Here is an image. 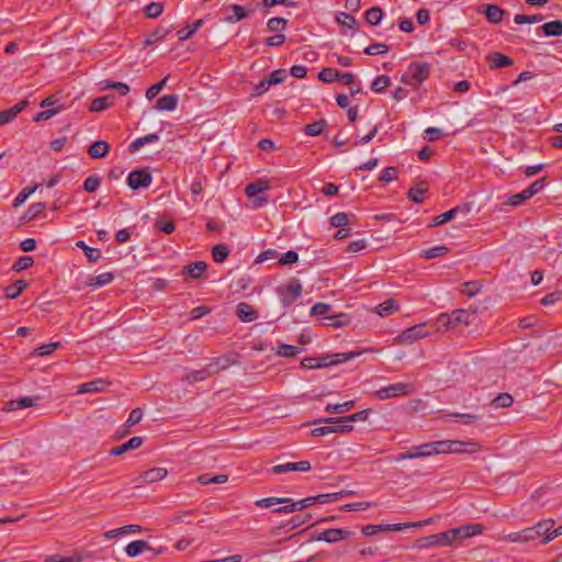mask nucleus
Here are the masks:
<instances>
[{
	"label": "nucleus",
	"mask_w": 562,
	"mask_h": 562,
	"mask_svg": "<svg viewBox=\"0 0 562 562\" xmlns=\"http://www.w3.org/2000/svg\"><path fill=\"white\" fill-rule=\"evenodd\" d=\"M429 74L430 65L414 61L408 66L407 71L403 74L402 82L417 89L429 77Z\"/></svg>",
	"instance_id": "nucleus-1"
},
{
	"label": "nucleus",
	"mask_w": 562,
	"mask_h": 562,
	"mask_svg": "<svg viewBox=\"0 0 562 562\" xmlns=\"http://www.w3.org/2000/svg\"><path fill=\"white\" fill-rule=\"evenodd\" d=\"M415 389L412 383L397 382L375 391L373 395L379 400H387L414 393Z\"/></svg>",
	"instance_id": "nucleus-2"
},
{
	"label": "nucleus",
	"mask_w": 562,
	"mask_h": 562,
	"mask_svg": "<svg viewBox=\"0 0 562 562\" xmlns=\"http://www.w3.org/2000/svg\"><path fill=\"white\" fill-rule=\"evenodd\" d=\"M443 453L472 454L481 450V445L475 441L441 440Z\"/></svg>",
	"instance_id": "nucleus-3"
},
{
	"label": "nucleus",
	"mask_w": 562,
	"mask_h": 562,
	"mask_svg": "<svg viewBox=\"0 0 562 562\" xmlns=\"http://www.w3.org/2000/svg\"><path fill=\"white\" fill-rule=\"evenodd\" d=\"M281 303L283 306H290L302 294V284L299 279H292L283 288H279Z\"/></svg>",
	"instance_id": "nucleus-4"
},
{
	"label": "nucleus",
	"mask_w": 562,
	"mask_h": 562,
	"mask_svg": "<svg viewBox=\"0 0 562 562\" xmlns=\"http://www.w3.org/2000/svg\"><path fill=\"white\" fill-rule=\"evenodd\" d=\"M414 547L416 549H427L431 547H451L448 532L430 535L416 540Z\"/></svg>",
	"instance_id": "nucleus-5"
},
{
	"label": "nucleus",
	"mask_w": 562,
	"mask_h": 562,
	"mask_svg": "<svg viewBox=\"0 0 562 562\" xmlns=\"http://www.w3.org/2000/svg\"><path fill=\"white\" fill-rule=\"evenodd\" d=\"M285 79V71L283 69L274 70L272 74H270L268 77L260 80L255 86V92L254 97L261 95L265 93L271 86L278 85L283 82Z\"/></svg>",
	"instance_id": "nucleus-6"
},
{
	"label": "nucleus",
	"mask_w": 562,
	"mask_h": 562,
	"mask_svg": "<svg viewBox=\"0 0 562 562\" xmlns=\"http://www.w3.org/2000/svg\"><path fill=\"white\" fill-rule=\"evenodd\" d=\"M153 181V177L149 171L146 169H137L132 171L127 177V186L132 190H137L140 188H147L150 186Z\"/></svg>",
	"instance_id": "nucleus-7"
},
{
	"label": "nucleus",
	"mask_w": 562,
	"mask_h": 562,
	"mask_svg": "<svg viewBox=\"0 0 562 562\" xmlns=\"http://www.w3.org/2000/svg\"><path fill=\"white\" fill-rule=\"evenodd\" d=\"M425 324H418L404 330L396 337L398 344L408 345L415 342L419 338L428 336V331L425 330Z\"/></svg>",
	"instance_id": "nucleus-8"
},
{
	"label": "nucleus",
	"mask_w": 562,
	"mask_h": 562,
	"mask_svg": "<svg viewBox=\"0 0 562 562\" xmlns=\"http://www.w3.org/2000/svg\"><path fill=\"white\" fill-rule=\"evenodd\" d=\"M351 535L349 530L340 529V528H333L327 529L323 532H319L315 537H313V540L315 541H325L328 543H335L339 540L346 539Z\"/></svg>",
	"instance_id": "nucleus-9"
},
{
	"label": "nucleus",
	"mask_w": 562,
	"mask_h": 562,
	"mask_svg": "<svg viewBox=\"0 0 562 562\" xmlns=\"http://www.w3.org/2000/svg\"><path fill=\"white\" fill-rule=\"evenodd\" d=\"M358 355H359V352L350 351V352L336 353L334 356L336 359H333L331 356L318 357L317 358V361L319 364L318 369L326 368L331 364H338V363L346 362L348 360L356 358Z\"/></svg>",
	"instance_id": "nucleus-10"
},
{
	"label": "nucleus",
	"mask_w": 562,
	"mask_h": 562,
	"mask_svg": "<svg viewBox=\"0 0 562 562\" xmlns=\"http://www.w3.org/2000/svg\"><path fill=\"white\" fill-rule=\"evenodd\" d=\"M167 475V470L164 468H154L143 472L136 480V486H140L142 483H155Z\"/></svg>",
	"instance_id": "nucleus-11"
},
{
	"label": "nucleus",
	"mask_w": 562,
	"mask_h": 562,
	"mask_svg": "<svg viewBox=\"0 0 562 562\" xmlns=\"http://www.w3.org/2000/svg\"><path fill=\"white\" fill-rule=\"evenodd\" d=\"M310 470H311V463L308 461L288 462L284 464H277L271 469L272 473H274V474H280V473L290 472V471L308 472Z\"/></svg>",
	"instance_id": "nucleus-12"
},
{
	"label": "nucleus",
	"mask_w": 562,
	"mask_h": 562,
	"mask_svg": "<svg viewBox=\"0 0 562 562\" xmlns=\"http://www.w3.org/2000/svg\"><path fill=\"white\" fill-rule=\"evenodd\" d=\"M406 529V525L386 524V525H367L362 527V533L367 537L373 536L382 531H401Z\"/></svg>",
	"instance_id": "nucleus-13"
},
{
	"label": "nucleus",
	"mask_w": 562,
	"mask_h": 562,
	"mask_svg": "<svg viewBox=\"0 0 562 562\" xmlns=\"http://www.w3.org/2000/svg\"><path fill=\"white\" fill-rule=\"evenodd\" d=\"M27 100H22L10 109L0 112V126L12 122L19 113L26 109Z\"/></svg>",
	"instance_id": "nucleus-14"
},
{
	"label": "nucleus",
	"mask_w": 562,
	"mask_h": 562,
	"mask_svg": "<svg viewBox=\"0 0 562 562\" xmlns=\"http://www.w3.org/2000/svg\"><path fill=\"white\" fill-rule=\"evenodd\" d=\"M236 359L234 355H226L224 357L220 358H213L209 363L207 367L212 368L211 372L214 375L221 370L227 369L229 366L235 364Z\"/></svg>",
	"instance_id": "nucleus-15"
},
{
	"label": "nucleus",
	"mask_w": 562,
	"mask_h": 562,
	"mask_svg": "<svg viewBox=\"0 0 562 562\" xmlns=\"http://www.w3.org/2000/svg\"><path fill=\"white\" fill-rule=\"evenodd\" d=\"M237 317L245 323H250L258 318L257 311L248 303L241 302L236 307Z\"/></svg>",
	"instance_id": "nucleus-16"
},
{
	"label": "nucleus",
	"mask_w": 562,
	"mask_h": 562,
	"mask_svg": "<svg viewBox=\"0 0 562 562\" xmlns=\"http://www.w3.org/2000/svg\"><path fill=\"white\" fill-rule=\"evenodd\" d=\"M144 439L143 437H132L128 441L123 445L116 446L110 450V456L117 457L122 456L128 450L137 449L142 446Z\"/></svg>",
	"instance_id": "nucleus-17"
},
{
	"label": "nucleus",
	"mask_w": 562,
	"mask_h": 562,
	"mask_svg": "<svg viewBox=\"0 0 562 562\" xmlns=\"http://www.w3.org/2000/svg\"><path fill=\"white\" fill-rule=\"evenodd\" d=\"M341 419H342V417L322 418V419L316 420L315 424L316 423L333 424L331 425L333 434L334 432L346 434V432L351 431L353 429V425H351L350 423H341L340 422Z\"/></svg>",
	"instance_id": "nucleus-18"
},
{
	"label": "nucleus",
	"mask_w": 562,
	"mask_h": 562,
	"mask_svg": "<svg viewBox=\"0 0 562 562\" xmlns=\"http://www.w3.org/2000/svg\"><path fill=\"white\" fill-rule=\"evenodd\" d=\"M179 98L177 94H165L159 98L154 105L158 111H173L177 109Z\"/></svg>",
	"instance_id": "nucleus-19"
},
{
	"label": "nucleus",
	"mask_w": 562,
	"mask_h": 562,
	"mask_svg": "<svg viewBox=\"0 0 562 562\" xmlns=\"http://www.w3.org/2000/svg\"><path fill=\"white\" fill-rule=\"evenodd\" d=\"M271 188L270 182L266 179H258L247 184L245 193L248 198H255L261 192H265Z\"/></svg>",
	"instance_id": "nucleus-20"
},
{
	"label": "nucleus",
	"mask_w": 562,
	"mask_h": 562,
	"mask_svg": "<svg viewBox=\"0 0 562 562\" xmlns=\"http://www.w3.org/2000/svg\"><path fill=\"white\" fill-rule=\"evenodd\" d=\"M109 384L110 383L108 381L102 380V379L90 381V382L81 384L77 390V394L102 392L105 389V386Z\"/></svg>",
	"instance_id": "nucleus-21"
},
{
	"label": "nucleus",
	"mask_w": 562,
	"mask_h": 562,
	"mask_svg": "<svg viewBox=\"0 0 562 562\" xmlns=\"http://www.w3.org/2000/svg\"><path fill=\"white\" fill-rule=\"evenodd\" d=\"M450 316L453 326L458 324L471 325L476 318L474 312H469L465 310H456Z\"/></svg>",
	"instance_id": "nucleus-22"
},
{
	"label": "nucleus",
	"mask_w": 562,
	"mask_h": 562,
	"mask_svg": "<svg viewBox=\"0 0 562 562\" xmlns=\"http://www.w3.org/2000/svg\"><path fill=\"white\" fill-rule=\"evenodd\" d=\"M491 69L507 67L513 65V59L502 53L494 52L487 56Z\"/></svg>",
	"instance_id": "nucleus-23"
},
{
	"label": "nucleus",
	"mask_w": 562,
	"mask_h": 562,
	"mask_svg": "<svg viewBox=\"0 0 562 562\" xmlns=\"http://www.w3.org/2000/svg\"><path fill=\"white\" fill-rule=\"evenodd\" d=\"M153 550L151 547L145 540H135L125 547V552L128 557L135 558L142 552Z\"/></svg>",
	"instance_id": "nucleus-24"
},
{
	"label": "nucleus",
	"mask_w": 562,
	"mask_h": 562,
	"mask_svg": "<svg viewBox=\"0 0 562 562\" xmlns=\"http://www.w3.org/2000/svg\"><path fill=\"white\" fill-rule=\"evenodd\" d=\"M418 450H422L423 458L432 457L436 454L443 453L442 441L426 442L418 446Z\"/></svg>",
	"instance_id": "nucleus-25"
},
{
	"label": "nucleus",
	"mask_w": 562,
	"mask_h": 562,
	"mask_svg": "<svg viewBox=\"0 0 562 562\" xmlns=\"http://www.w3.org/2000/svg\"><path fill=\"white\" fill-rule=\"evenodd\" d=\"M108 153L109 144L104 140H97L92 143L88 149L89 156L94 159L103 158Z\"/></svg>",
	"instance_id": "nucleus-26"
},
{
	"label": "nucleus",
	"mask_w": 562,
	"mask_h": 562,
	"mask_svg": "<svg viewBox=\"0 0 562 562\" xmlns=\"http://www.w3.org/2000/svg\"><path fill=\"white\" fill-rule=\"evenodd\" d=\"M211 370H212V368H209L207 364H206L204 368H202L200 370H194V371H191V372L187 373L183 379L188 383H194V382L204 381L209 376L213 375Z\"/></svg>",
	"instance_id": "nucleus-27"
},
{
	"label": "nucleus",
	"mask_w": 562,
	"mask_h": 562,
	"mask_svg": "<svg viewBox=\"0 0 562 562\" xmlns=\"http://www.w3.org/2000/svg\"><path fill=\"white\" fill-rule=\"evenodd\" d=\"M375 308H376V313L381 317H386V316L392 315L393 313L398 311V304L396 303L395 300L389 299V300L382 302L381 304H379Z\"/></svg>",
	"instance_id": "nucleus-28"
},
{
	"label": "nucleus",
	"mask_w": 562,
	"mask_h": 562,
	"mask_svg": "<svg viewBox=\"0 0 562 562\" xmlns=\"http://www.w3.org/2000/svg\"><path fill=\"white\" fill-rule=\"evenodd\" d=\"M206 263L204 261H195L183 268L182 273L189 274L193 279H199L202 273L206 270Z\"/></svg>",
	"instance_id": "nucleus-29"
},
{
	"label": "nucleus",
	"mask_w": 562,
	"mask_h": 562,
	"mask_svg": "<svg viewBox=\"0 0 562 562\" xmlns=\"http://www.w3.org/2000/svg\"><path fill=\"white\" fill-rule=\"evenodd\" d=\"M428 190V184L425 182V181H420L416 184V187L412 188L408 192H407V198L415 202V203H422L423 202V198L422 195L427 192Z\"/></svg>",
	"instance_id": "nucleus-30"
},
{
	"label": "nucleus",
	"mask_w": 562,
	"mask_h": 562,
	"mask_svg": "<svg viewBox=\"0 0 562 562\" xmlns=\"http://www.w3.org/2000/svg\"><path fill=\"white\" fill-rule=\"evenodd\" d=\"M355 406V401H347L338 404H327L325 412L333 415L344 414Z\"/></svg>",
	"instance_id": "nucleus-31"
},
{
	"label": "nucleus",
	"mask_w": 562,
	"mask_h": 562,
	"mask_svg": "<svg viewBox=\"0 0 562 562\" xmlns=\"http://www.w3.org/2000/svg\"><path fill=\"white\" fill-rule=\"evenodd\" d=\"M484 12L491 23L498 24L503 20L504 11L495 4L486 5Z\"/></svg>",
	"instance_id": "nucleus-32"
},
{
	"label": "nucleus",
	"mask_w": 562,
	"mask_h": 562,
	"mask_svg": "<svg viewBox=\"0 0 562 562\" xmlns=\"http://www.w3.org/2000/svg\"><path fill=\"white\" fill-rule=\"evenodd\" d=\"M158 139H159V136L157 133H151V134H147L143 137H138L134 142L131 143L130 150L132 153H135L138 149H140L144 145L156 142Z\"/></svg>",
	"instance_id": "nucleus-33"
},
{
	"label": "nucleus",
	"mask_w": 562,
	"mask_h": 562,
	"mask_svg": "<svg viewBox=\"0 0 562 562\" xmlns=\"http://www.w3.org/2000/svg\"><path fill=\"white\" fill-rule=\"evenodd\" d=\"M226 10L227 11L229 10L233 12V15H227L224 19V21H226L228 23H234L236 21H240L247 16V12L244 9V7L238 5V4H231L226 8Z\"/></svg>",
	"instance_id": "nucleus-34"
},
{
	"label": "nucleus",
	"mask_w": 562,
	"mask_h": 562,
	"mask_svg": "<svg viewBox=\"0 0 562 562\" xmlns=\"http://www.w3.org/2000/svg\"><path fill=\"white\" fill-rule=\"evenodd\" d=\"M204 21L202 19L196 20L191 25L178 31L177 35L180 41L189 40L202 25Z\"/></svg>",
	"instance_id": "nucleus-35"
},
{
	"label": "nucleus",
	"mask_w": 562,
	"mask_h": 562,
	"mask_svg": "<svg viewBox=\"0 0 562 562\" xmlns=\"http://www.w3.org/2000/svg\"><path fill=\"white\" fill-rule=\"evenodd\" d=\"M546 36H560L562 35V21L554 20L547 22L541 26Z\"/></svg>",
	"instance_id": "nucleus-36"
},
{
	"label": "nucleus",
	"mask_w": 562,
	"mask_h": 562,
	"mask_svg": "<svg viewBox=\"0 0 562 562\" xmlns=\"http://www.w3.org/2000/svg\"><path fill=\"white\" fill-rule=\"evenodd\" d=\"M76 246L85 251V255L87 256L88 260L92 263H95L101 258L100 249L92 248L86 245L83 240L77 241Z\"/></svg>",
	"instance_id": "nucleus-37"
},
{
	"label": "nucleus",
	"mask_w": 562,
	"mask_h": 562,
	"mask_svg": "<svg viewBox=\"0 0 562 562\" xmlns=\"http://www.w3.org/2000/svg\"><path fill=\"white\" fill-rule=\"evenodd\" d=\"M27 282L24 280H18L12 285L5 288V296L8 299H16L24 289H26Z\"/></svg>",
	"instance_id": "nucleus-38"
},
{
	"label": "nucleus",
	"mask_w": 562,
	"mask_h": 562,
	"mask_svg": "<svg viewBox=\"0 0 562 562\" xmlns=\"http://www.w3.org/2000/svg\"><path fill=\"white\" fill-rule=\"evenodd\" d=\"M113 102L112 95H104L100 98H95L91 101L90 111L100 112L109 108Z\"/></svg>",
	"instance_id": "nucleus-39"
},
{
	"label": "nucleus",
	"mask_w": 562,
	"mask_h": 562,
	"mask_svg": "<svg viewBox=\"0 0 562 562\" xmlns=\"http://www.w3.org/2000/svg\"><path fill=\"white\" fill-rule=\"evenodd\" d=\"M46 204L44 202H37L30 205L23 215L24 221L35 220L40 214L44 212Z\"/></svg>",
	"instance_id": "nucleus-40"
},
{
	"label": "nucleus",
	"mask_w": 562,
	"mask_h": 562,
	"mask_svg": "<svg viewBox=\"0 0 562 562\" xmlns=\"http://www.w3.org/2000/svg\"><path fill=\"white\" fill-rule=\"evenodd\" d=\"M554 526V520L553 519H544V520H541L539 522H537L533 528L536 530V533L539 538H544L547 537L550 532H551V529L553 528Z\"/></svg>",
	"instance_id": "nucleus-41"
},
{
	"label": "nucleus",
	"mask_w": 562,
	"mask_h": 562,
	"mask_svg": "<svg viewBox=\"0 0 562 562\" xmlns=\"http://www.w3.org/2000/svg\"><path fill=\"white\" fill-rule=\"evenodd\" d=\"M383 19V10L380 7H372L366 12V21L371 25H378Z\"/></svg>",
	"instance_id": "nucleus-42"
},
{
	"label": "nucleus",
	"mask_w": 562,
	"mask_h": 562,
	"mask_svg": "<svg viewBox=\"0 0 562 562\" xmlns=\"http://www.w3.org/2000/svg\"><path fill=\"white\" fill-rule=\"evenodd\" d=\"M40 187V184H35V186H32V187H25L13 200V207H19L21 206L25 201L26 199L33 194L37 188Z\"/></svg>",
	"instance_id": "nucleus-43"
},
{
	"label": "nucleus",
	"mask_w": 562,
	"mask_h": 562,
	"mask_svg": "<svg viewBox=\"0 0 562 562\" xmlns=\"http://www.w3.org/2000/svg\"><path fill=\"white\" fill-rule=\"evenodd\" d=\"M228 476L225 474H217L214 476H210L209 474H202L198 476L196 481L201 484H223L226 483Z\"/></svg>",
	"instance_id": "nucleus-44"
},
{
	"label": "nucleus",
	"mask_w": 562,
	"mask_h": 562,
	"mask_svg": "<svg viewBox=\"0 0 562 562\" xmlns=\"http://www.w3.org/2000/svg\"><path fill=\"white\" fill-rule=\"evenodd\" d=\"M448 252H449V248L448 247H446V246H436V247L423 250L422 251V257L425 258V259H432V258L442 257V256H445Z\"/></svg>",
	"instance_id": "nucleus-45"
},
{
	"label": "nucleus",
	"mask_w": 562,
	"mask_h": 562,
	"mask_svg": "<svg viewBox=\"0 0 562 562\" xmlns=\"http://www.w3.org/2000/svg\"><path fill=\"white\" fill-rule=\"evenodd\" d=\"M327 125L325 120L316 121L312 124H307L304 126V132L311 136H318L323 133L324 127Z\"/></svg>",
	"instance_id": "nucleus-46"
},
{
	"label": "nucleus",
	"mask_w": 562,
	"mask_h": 562,
	"mask_svg": "<svg viewBox=\"0 0 562 562\" xmlns=\"http://www.w3.org/2000/svg\"><path fill=\"white\" fill-rule=\"evenodd\" d=\"M514 398L509 393H501L492 401V405L496 408H506L512 406Z\"/></svg>",
	"instance_id": "nucleus-47"
},
{
	"label": "nucleus",
	"mask_w": 562,
	"mask_h": 562,
	"mask_svg": "<svg viewBox=\"0 0 562 562\" xmlns=\"http://www.w3.org/2000/svg\"><path fill=\"white\" fill-rule=\"evenodd\" d=\"M459 211H460V207H453V209L449 210L448 212L436 216L429 226H440V225L449 222L450 220H452L456 216V214Z\"/></svg>",
	"instance_id": "nucleus-48"
},
{
	"label": "nucleus",
	"mask_w": 562,
	"mask_h": 562,
	"mask_svg": "<svg viewBox=\"0 0 562 562\" xmlns=\"http://www.w3.org/2000/svg\"><path fill=\"white\" fill-rule=\"evenodd\" d=\"M286 25L288 20L280 16L271 18L267 23L268 30L270 32H281L286 27Z\"/></svg>",
	"instance_id": "nucleus-49"
},
{
	"label": "nucleus",
	"mask_w": 562,
	"mask_h": 562,
	"mask_svg": "<svg viewBox=\"0 0 562 562\" xmlns=\"http://www.w3.org/2000/svg\"><path fill=\"white\" fill-rule=\"evenodd\" d=\"M168 33L169 30L158 27L146 37L144 44L146 46L153 45L154 43H157L158 41L162 40Z\"/></svg>",
	"instance_id": "nucleus-50"
},
{
	"label": "nucleus",
	"mask_w": 562,
	"mask_h": 562,
	"mask_svg": "<svg viewBox=\"0 0 562 562\" xmlns=\"http://www.w3.org/2000/svg\"><path fill=\"white\" fill-rule=\"evenodd\" d=\"M390 82H391V80H390V77H389V76H386V75L378 76V77L373 80V82H372V85H371V89H372L374 92L380 93V92L384 91L386 87H389V86H390Z\"/></svg>",
	"instance_id": "nucleus-51"
},
{
	"label": "nucleus",
	"mask_w": 562,
	"mask_h": 562,
	"mask_svg": "<svg viewBox=\"0 0 562 562\" xmlns=\"http://www.w3.org/2000/svg\"><path fill=\"white\" fill-rule=\"evenodd\" d=\"M448 537L450 539V544L454 546L457 541L468 539L467 533L464 531L463 526L452 528L450 530H447Z\"/></svg>",
	"instance_id": "nucleus-52"
},
{
	"label": "nucleus",
	"mask_w": 562,
	"mask_h": 562,
	"mask_svg": "<svg viewBox=\"0 0 562 562\" xmlns=\"http://www.w3.org/2000/svg\"><path fill=\"white\" fill-rule=\"evenodd\" d=\"M290 501H291L290 498L267 497V498H261V499L256 501L255 505L257 507L268 508V507H271L272 505L288 503Z\"/></svg>",
	"instance_id": "nucleus-53"
},
{
	"label": "nucleus",
	"mask_w": 562,
	"mask_h": 562,
	"mask_svg": "<svg viewBox=\"0 0 562 562\" xmlns=\"http://www.w3.org/2000/svg\"><path fill=\"white\" fill-rule=\"evenodd\" d=\"M34 263V260L31 256L20 257L12 266L13 271L20 272L29 269Z\"/></svg>",
	"instance_id": "nucleus-54"
},
{
	"label": "nucleus",
	"mask_w": 562,
	"mask_h": 562,
	"mask_svg": "<svg viewBox=\"0 0 562 562\" xmlns=\"http://www.w3.org/2000/svg\"><path fill=\"white\" fill-rule=\"evenodd\" d=\"M168 78L169 76H166L165 78H162L159 82L150 86L147 90H146V98L148 100H153L162 89L164 87L166 86L167 81H168Z\"/></svg>",
	"instance_id": "nucleus-55"
},
{
	"label": "nucleus",
	"mask_w": 562,
	"mask_h": 562,
	"mask_svg": "<svg viewBox=\"0 0 562 562\" xmlns=\"http://www.w3.org/2000/svg\"><path fill=\"white\" fill-rule=\"evenodd\" d=\"M300 352V349L295 346L281 344L278 347L277 355L285 358H292Z\"/></svg>",
	"instance_id": "nucleus-56"
},
{
	"label": "nucleus",
	"mask_w": 562,
	"mask_h": 562,
	"mask_svg": "<svg viewBox=\"0 0 562 562\" xmlns=\"http://www.w3.org/2000/svg\"><path fill=\"white\" fill-rule=\"evenodd\" d=\"M228 248L225 245H215L212 249V256L215 262H223L228 256Z\"/></svg>",
	"instance_id": "nucleus-57"
},
{
	"label": "nucleus",
	"mask_w": 562,
	"mask_h": 562,
	"mask_svg": "<svg viewBox=\"0 0 562 562\" xmlns=\"http://www.w3.org/2000/svg\"><path fill=\"white\" fill-rule=\"evenodd\" d=\"M336 21L342 25V26H347L349 29H352L355 27L357 24H358V21L355 16L348 14V13H345V12H340L339 14H337L336 16Z\"/></svg>",
	"instance_id": "nucleus-58"
},
{
	"label": "nucleus",
	"mask_w": 562,
	"mask_h": 562,
	"mask_svg": "<svg viewBox=\"0 0 562 562\" xmlns=\"http://www.w3.org/2000/svg\"><path fill=\"white\" fill-rule=\"evenodd\" d=\"M59 346H60L59 341L45 344V345H42L38 348H36L33 353L38 357L47 356V355H50L52 352H54Z\"/></svg>",
	"instance_id": "nucleus-59"
},
{
	"label": "nucleus",
	"mask_w": 562,
	"mask_h": 562,
	"mask_svg": "<svg viewBox=\"0 0 562 562\" xmlns=\"http://www.w3.org/2000/svg\"><path fill=\"white\" fill-rule=\"evenodd\" d=\"M101 179L97 176L88 177L83 182V190L88 193L95 192L100 187Z\"/></svg>",
	"instance_id": "nucleus-60"
},
{
	"label": "nucleus",
	"mask_w": 562,
	"mask_h": 562,
	"mask_svg": "<svg viewBox=\"0 0 562 562\" xmlns=\"http://www.w3.org/2000/svg\"><path fill=\"white\" fill-rule=\"evenodd\" d=\"M114 277L111 272L101 273L92 279L90 285L103 286L113 281Z\"/></svg>",
	"instance_id": "nucleus-61"
},
{
	"label": "nucleus",
	"mask_w": 562,
	"mask_h": 562,
	"mask_svg": "<svg viewBox=\"0 0 562 562\" xmlns=\"http://www.w3.org/2000/svg\"><path fill=\"white\" fill-rule=\"evenodd\" d=\"M164 7L160 2H151L145 8V13L148 18H158L162 13Z\"/></svg>",
	"instance_id": "nucleus-62"
},
{
	"label": "nucleus",
	"mask_w": 562,
	"mask_h": 562,
	"mask_svg": "<svg viewBox=\"0 0 562 562\" xmlns=\"http://www.w3.org/2000/svg\"><path fill=\"white\" fill-rule=\"evenodd\" d=\"M338 77V71L334 68H324L319 74H318V78L324 81V82H328V83H331L334 81H336Z\"/></svg>",
	"instance_id": "nucleus-63"
},
{
	"label": "nucleus",
	"mask_w": 562,
	"mask_h": 562,
	"mask_svg": "<svg viewBox=\"0 0 562 562\" xmlns=\"http://www.w3.org/2000/svg\"><path fill=\"white\" fill-rule=\"evenodd\" d=\"M79 557H61L59 554H53L45 558L44 562H79Z\"/></svg>",
	"instance_id": "nucleus-64"
}]
</instances>
